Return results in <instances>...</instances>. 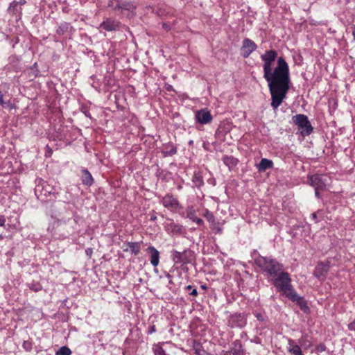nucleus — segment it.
Instances as JSON below:
<instances>
[{
    "label": "nucleus",
    "instance_id": "1",
    "mask_svg": "<svg viewBox=\"0 0 355 355\" xmlns=\"http://www.w3.org/2000/svg\"><path fill=\"white\" fill-rule=\"evenodd\" d=\"M277 56L275 50L266 51L261 55L263 62V78L268 83L271 95L270 105L277 110L286 98L290 87L289 67L283 57L277 59V65L272 71V64Z\"/></svg>",
    "mask_w": 355,
    "mask_h": 355
},
{
    "label": "nucleus",
    "instance_id": "2",
    "mask_svg": "<svg viewBox=\"0 0 355 355\" xmlns=\"http://www.w3.org/2000/svg\"><path fill=\"white\" fill-rule=\"evenodd\" d=\"M272 284L277 291L281 292L283 295L296 303L302 311L305 313L309 311L306 301L294 289L291 284V279L287 272L282 270L275 277H272Z\"/></svg>",
    "mask_w": 355,
    "mask_h": 355
},
{
    "label": "nucleus",
    "instance_id": "3",
    "mask_svg": "<svg viewBox=\"0 0 355 355\" xmlns=\"http://www.w3.org/2000/svg\"><path fill=\"white\" fill-rule=\"evenodd\" d=\"M254 262L268 277H275L284 269L281 263L271 257L259 256L254 259Z\"/></svg>",
    "mask_w": 355,
    "mask_h": 355
},
{
    "label": "nucleus",
    "instance_id": "4",
    "mask_svg": "<svg viewBox=\"0 0 355 355\" xmlns=\"http://www.w3.org/2000/svg\"><path fill=\"white\" fill-rule=\"evenodd\" d=\"M292 120L293 123L297 125L298 130L303 137L309 136L312 133L313 128L307 116L302 114H298L293 116L292 117Z\"/></svg>",
    "mask_w": 355,
    "mask_h": 355
},
{
    "label": "nucleus",
    "instance_id": "5",
    "mask_svg": "<svg viewBox=\"0 0 355 355\" xmlns=\"http://www.w3.org/2000/svg\"><path fill=\"white\" fill-rule=\"evenodd\" d=\"M171 259L175 264H189L194 261L195 254L189 248L184 250L183 252L173 250L171 252Z\"/></svg>",
    "mask_w": 355,
    "mask_h": 355
},
{
    "label": "nucleus",
    "instance_id": "6",
    "mask_svg": "<svg viewBox=\"0 0 355 355\" xmlns=\"http://www.w3.org/2000/svg\"><path fill=\"white\" fill-rule=\"evenodd\" d=\"M38 191L40 193V196L49 198L50 200L55 199L58 194L57 189L47 183L42 184L41 186V189L40 186L38 185L37 187L35 189V193L36 195L37 194Z\"/></svg>",
    "mask_w": 355,
    "mask_h": 355
},
{
    "label": "nucleus",
    "instance_id": "7",
    "mask_svg": "<svg viewBox=\"0 0 355 355\" xmlns=\"http://www.w3.org/2000/svg\"><path fill=\"white\" fill-rule=\"evenodd\" d=\"M309 183L311 186L315 188V189H324L327 183V179L326 176L315 174L308 177Z\"/></svg>",
    "mask_w": 355,
    "mask_h": 355
},
{
    "label": "nucleus",
    "instance_id": "8",
    "mask_svg": "<svg viewBox=\"0 0 355 355\" xmlns=\"http://www.w3.org/2000/svg\"><path fill=\"white\" fill-rule=\"evenodd\" d=\"M135 9L136 6H135L133 3L129 1H127L122 4H116L113 8V10H120L121 13L127 17H132L135 15Z\"/></svg>",
    "mask_w": 355,
    "mask_h": 355
},
{
    "label": "nucleus",
    "instance_id": "9",
    "mask_svg": "<svg viewBox=\"0 0 355 355\" xmlns=\"http://www.w3.org/2000/svg\"><path fill=\"white\" fill-rule=\"evenodd\" d=\"M161 202L164 207L171 211L182 209L178 200L171 194H166L163 197Z\"/></svg>",
    "mask_w": 355,
    "mask_h": 355
},
{
    "label": "nucleus",
    "instance_id": "10",
    "mask_svg": "<svg viewBox=\"0 0 355 355\" xmlns=\"http://www.w3.org/2000/svg\"><path fill=\"white\" fill-rule=\"evenodd\" d=\"M212 115L207 109H201L195 112V119L200 124H208L212 121Z\"/></svg>",
    "mask_w": 355,
    "mask_h": 355
},
{
    "label": "nucleus",
    "instance_id": "11",
    "mask_svg": "<svg viewBox=\"0 0 355 355\" xmlns=\"http://www.w3.org/2000/svg\"><path fill=\"white\" fill-rule=\"evenodd\" d=\"M257 48V44L250 39L245 38L242 42L241 54L244 58H248Z\"/></svg>",
    "mask_w": 355,
    "mask_h": 355
},
{
    "label": "nucleus",
    "instance_id": "12",
    "mask_svg": "<svg viewBox=\"0 0 355 355\" xmlns=\"http://www.w3.org/2000/svg\"><path fill=\"white\" fill-rule=\"evenodd\" d=\"M246 324L245 316L240 313L232 315L228 320V325L232 328H242Z\"/></svg>",
    "mask_w": 355,
    "mask_h": 355
},
{
    "label": "nucleus",
    "instance_id": "13",
    "mask_svg": "<svg viewBox=\"0 0 355 355\" xmlns=\"http://www.w3.org/2000/svg\"><path fill=\"white\" fill-rule=\"evenodd\" d=\"M329 267H330V265H329V262H328V261L326 263H323V262L319 263L316 266V267L314 270V272H313L314 276L321 281L324 280L326 278V275H327V272L329 271Z\"/></svg>",
    "mask_w": 355,
    "mask_h": 355
},
{
    "label": "nucleus",
    "instance_id": "14",
    "mask_svg": "<svg viewBox=\"0 0 355 355\" xmlns=\"http://www.w3.org/2000/svg\"><path fill=\"white\" fill-rule=\"evenodd\" d=\"M164 229L166 232L178 234L182 232V227L179 224L174 223L173 220L171 218H166V221L164 223Z\"/></svg>",
    "mask_w": 355,
    "mask_h": 355
},
{
    "label": "nucleus",
    "instance_id": "15",
    "mask_svg": "<svg viewBox=\"0 0 355 355\" xmlns=\"http://www.w3.org/2000/svg\"><path fill=\"white\" fill-rule=\"evenodd\" d=\"M146 252L150 254V261L153 266L157 267L159 263V252L153 245H150L146 249Z\"/></svg>",
    "mask_w": 355,
    "mask_h": 355
},
{
    "label": "nucleus",
    "instance_id": "16",
    "mask_svg": "<svg viewBox=\"0 0 355 355\" xmlns=\"http://www.w3.org/2000/svg\"><path fill=\"white\" fill-rule=\"evenodd\" d=\"M121 23L112 19H107L101 24V27L107 31H116L119 29Z\"/></svg>",
    "mask_w": 355,
    "mask_h": 355
},
{
    "label": "nucleus",
    "instance_id": "17",
    "mask_svg": "<svg viewBox=\"0 0 355 355\" xmlns=\"http://www.w3.org/2000/svg\"><path fill=\"white\" fill-rule=\"evenodd\" d=\"M187 218H188L191 221L196 223L197 225L201 226L204 225V221L202 219L198 218L196 216V210L193 207V206L190 205L188 206L186 209Z\"/></svg>",
    "mask_w": 355,
    "mask_h": 355
},
{
    "label": "nucleus",
    "instance_id": "18",
    "mask_svg": "<svg viewBox=\"0 0 355 355\" xmlns=\"http://www.w3.org/2000/svg\"><path fill=\"white\" fill-rule=\"evenodd\" d=\"M123 250L124 252L130 251L132 254L137 255L141 250L139 242H127L123 244Z\"/></svg>",
    "mask_w": 355,
    "mask_h": 355
},
{
    "label": "nucleus",
    "instance_id": "19",
    "mask_svg": "<svg viewBox=\"0 0 355 355\" xmlns=\"http://www.w3.org/2000/svg\"><path fill=\"white\" fill-rule=\"evenodd\" d=\"M75 31L74 28L68 22L61 23L56 30V33L59 35H71Z\"/></svg>",
    "mask_w": 355,
    "mask_h": 355
},
{
    "label": "nucleus",
    "instance_id": "20",
    "mask_svg": "<svg viewBox=\"0 0 355 355\" xmlns=\"http://www.w3.org/2000/svg\"><path fill=\"white\" fill-rule=\"evenodd\" d=\"M161 152L164 157L173 156L176 154L177 148L171 143L165 144H164Z\"/></svg>",
    "mask_w": 355,
    "mask_h": 355
},
{
    "label": "nucleus",
    "instance_id": "21",
    "mask_svg": "<svg viewBox=\"0 0 355 355\" xmlns=\"http://www.w3.org/2000/svg\"><path fill=\"white\" fill-rule=\"evenodd\" d=\"M272 161L266 158H262L259 164L257 165V169L259 171H265L267 169L272 168Z\"/></svg>",
    "mask_w": 355,
    "mask_h": 355
},
{
    "label": "nucleus",
    "instance_id": "22",
    "mask_svg": "<svg viewBox=\"0 0 355 355\" xmlns=\"http://www.w3.org/2000/svg\"><path fill=\"white\" fill-rule=\"evenodd\" d=\"M81 171H82L83 184H84L87 186H91L94 182V179L92 178L91 173L86 168L82 169Z\"/></svg>",
    "mask_w": 355,
    "mask_h": 355
},
{
    "label": "nucleus",
    "instance_id": "23",
    "mask_svg": "<svg viewBox=\"0 0 355 355\" xmlns=\"http://www.w3.org/2000/svg\"><path fill=\"white\" fill-rule=\"evenodd\" d=\"M192 182L198 188L201 187L204 184L203 178L201 172L195 171L193 175Z\"/></svg>",
    "mask_w": 355,
    "mask_h": 355
},
{
    "label": "nucleus",
    "instance_id": "24",
    "mask_svg": "<svg viewBox=\"0 0 355 355\" xmlns=\"http://www.w3.org/2000/svg\"><path fill=\"white\" fill-rule=\"evenodd\" d=\"M204 217L207 220V221L211 224V228H215V225L218 223L216 222L215 217L212 212L206 209L205 210V214H203Z\"/></svg>",
    "mask_w": 355,
    "mask_h": 355
},
{
    "label": "nucleus",
    "instance_id": "25",
    "mask_svg": "<svg viewBox=\"0 0 355 355\" xmlns=\"http://www.w3.org/2000/svg\"><path fill=\"white\" fill-rule=\"evenodd\" d=\"M222 160L229 168L235 166L238 162V160L236 158L227 155L224 156Z\"/></svg>",
    "mask_w": 355,
    "mask_h": 355
},
{
    "label": "nucleus",
    "instance_id": "26",
    "mask_svg": "<svg viewBox=\"0 0 355 355\" xmlns=\"http://www.w3.org/2000/svg\"><path fill=\"white\" fill-rule=\"evenodd\" d=\"M193 348L195 350V354L196 355H207V352L202 349V346L200 343L193 340Z\"/></svg>",
    "mask_w": 355,
    "mask_h": 355
},
{
    "label": "nucleus",
    "instance_id": "27",
    "mask_svg": "<svg viewBox=\"0 0 355 355\" xmlns=\"http://www.w3.org/2000/svg\"><path fill=\"white\" fill-rule=\"evenodd\" d=\"M288 342L289 345H291L289 351L292 354H293L294 355H303L300 347L297 345H291V343H293V340L291 339H289Z\"/></svg>",
    "mask_w": 355,
    "mask_h": 355
},
{
    "label": "nucleus",
    "instance_id": "28",
    "mask_svg": "<svg viewBox=\"0 0 355 355\" xmlns=\"http://www.w3.org/2000/svg\"><path fill=\"white\" fill-rule=\"evenodd\" d=\"M19 3L16 1H12L8 8V11L13 14L17 12H20L21 11V8L18 9Z\"/></svg>",
    "mask_w": 355,
    "mask_h": 355
},
{
    "label": "nucleus",
    "instance_id": "29",
    "mask_svg": "<svg viewBox=\"0 0 355 355\" xmlns=\"http://www.w3.org/2000/svg\"><path fill=\"white\" fill-rule=\"evenodd\" d=\"M71 350L67 346L61 347L55 353V355H70Z\"/></svg>",
    "mask_w": 355,
    "mask_h": 355
},
{
    "label": "nucleus",
    "instance_id": "30",
    "mask_svg": "<svg viewBox=\"0 0 355 355\" xmlns=\"http://www.w3.org/2000/svg\"><path fill=\"white\" fill-rule=\"evenodd\" d=\"M28 288L35 292L40 291L42 289V286L39 282H32L28 284Z\"/></svg>",
    "mask_w": 355,
    "mask_h": 355
},
{
    "label": "nucleus",
    "instance_id": "31",
    "mask_svg": "<svg viewBox=\"0 0 355 355\" xmlns=\"http://www.w3.org/2000/svg\"><path fill=\"white\" fill-rule=\"evenodd\" d=\"M22 347L23 348L27 351V352H30L33 349V344H32V342L29 341V340H25L24 341L23 343V345H22Z\"/></svg>",
    "mask_w": 355,
    "mask_h": 355
},
{
    "label": "nucleus",
    "instance_id": "32",
    "mask_svg": "<svg viewBox=\"0 0 355 355\" xmlns=\"http://www.w3.org/2000/svg\"><path fill=\"white\" fill-rule=\"evenodd\" d=\"M327 347L324 343H320L316 345L315 350L318 353H322L326 351Z\"/></svg>",
    "mask_w": 355,
    "mask_h": 355
},
{
    "label": "nucleus",
    "instance_id": "33",
    "mask_svg": "<svg viewBox=\"0 0 355 355\" xmlns=\"http://www.w3.org/2000/svg\"><path fill=\"white\" fill-rule=\"evenodd\" d=\"M185 289L187 291H190L191 290V293H189L191 295H193V296H197L198 295L197 289L196 288H193V286L191 285H188L187 286H186Z\"/></svg>",
    "mask_w": 355,
    "mask_h": 355
},
{
    "label": "nucleus",
    "instance_id": "34",
    "mask_svg": "<svg viewBox=\"0 0 355 355\" xmlns=\"http://www.w3.org/2000/svg\"><path fill=\"white\" fill-rule=\"evenodd\" d=\"M128 0H111L108 3V6L114 8L115 6L114 2H116V4H122L123 3H125Z\"/></svg>",
    "mask_w": 355,
    "mask_h": 355
},
{
    "label": "nucleus",
    "instance_id": "35",
    "mask_svg": "<svg viewBox=\"0 0 355 355\" xmlns=\"http://www.w3.org/2000/svg\"><path fill=\"white\" fill-rule=\"evenodd\" d=\"M10 103V101L6 102L3 99V94L2 92L0 90V105L2 107H6V105H8Z\"/></svg>",
    "mask_w": 355,
    "mask_h": 355
},
{
    "label": "nucleus",
    "instance_id": "36",
    "mask_svg": "<svg viewBox=\"0 0 355 355\" xmlns=\"http://www.w3.org/2000/svg\"><path fill=\"white\" fill-rule=\"evenodd\" d=\"M254 315L258 320H259L261 322L264 321L265 315L263 313H259V312H255V313H254Z\"/></svg>",
    "mask_w": 355,
    "mask_h": 355
},
{
    "label": "nucleus",
    "instance_id": "37",
    "mask_svg": "<svg viewBox=\"0 0 355 355\" xmlns=\"http://www.w3.org/2000/svg\"><path fill=\"white\" fill-rule=\"evenodd\" d=\"M349 331H355V319L347 324Z\"/></svg>",
    "mask_w": 355,
    "mask_h": 355
},
{
    "label": "nucleus",
    "instance_id": "38",
    "mask_svg": "<svg viewBox=\"0 0 355 355\" xmlns=\"http://www.w3.org/2000/svg\"><path fill=\"white\" fill-rule=\"evenodd\" d=\"M233 355H245L242 349H234L232 352Z\"/></svg>",
    "mask_w": 355,
    "mask_h": 355
},
{
    "label": "nucleus",
    "instance_id": "39",
    "mask_svg": "<svg viewBox=\"0 0 355 355\" xmlns=\"http://www.w3.org/2000/svg\"><path fill=\"white\" fill-rule=\"evenodd\" d=\"M266 1L270 6H275L277 3L278 0H266Z\"/></svg>",
    "mask_w": 355,
    "mask_h": 355
},
{
    "label": "nucleus",
    "instance_id": "40",
    "mask_svg": "<svg viewBox=\"0 0 355 355\" xmlns=\"http://www.w3.org/2000/svg\"><path fill=\"white\" fill-rule=\"evenodd\" d=\"M6 218L4 216L0 215V227H3L5 225Z\"/></svg>",
    "mask_w": 355,
    "mask_h": 355
},
{
    "label": "nucleus",
    "instance_id": "41",
    "mask_svg": "<svg viewBox=\"0 0 355 355\" xmlns=\"http://www.w3.org/2000/svg\"><path fill=\"white\" fill-rule=\"evenodd\" d=\"M162 27L166 31H168L171 30V26L167 23H163L162 24Z\"/></svg>",
    "mask_w": 355,
    "mask_h": 355
},
{
    "label": "nucleus",
    "instance_id": "42",
    "mask_svg": "<svg viewBox=\"0 0 355 355\" xmlns=\"http://www.w3.org/2000/svg\"><path fill=\"white\" fill-rule=\"evenodd\" d=\"M311 217L315 220V223H318L319 222V220H318V218H317V213L316 212H313L311 214Z\"/></svg>",
    "mask_w": 355,
    "mask_h": 355
},
{
    "label": "nucleus",
    "instance_id": "43",
    "mask_svg": "<svg viewBox=\"0 0 355 355\" xmlns=\"http://www.w3.org/2000/svg\"><path fill=\"white\" fill-rule=\"evenodd\" d=\"M156 331L155 326L153 325L150 327V329L148 331V334H151Z\"/></svg>",
    "mask_w": 355,
    "mask_h": 355
},
{
    "label": "nucleus",
    "instance_id": "44",
    "mask_svg": "<svg viewBox=\"0 0 355 355\" xmlns=\"http://www.w3.org/2000/svg\"><path fill=\"white\" fill-rule=\"evenodd\" d=\"M166 277L168 279L169 284H172V276L169 273L166 274Z\"/></svg>",
    "mask_w": 355,
    "mask_h": 355
},
{
    "label": "nucleus",
    "instance_id": "45",
    "mask_svg": "<svg viewBox=\"0 0 355 355\" xmlns=\"http://www.w3.org/2000/svg\"><path fill=\"white\" fill-rule=\"evenodd\" d=\"M319 189H315V196L318 198H320L321 196H320V194L318 191Z\"/></svg>",
    "mask_w": 355,
    "mask_h": 355
},
{
    "label": "nucleus",
    "instance_id": "46",
    "mask_svg": "<svg viewBox=\"0 0 355 355\" xmlns=\"http://www.w3.org/2000/svg\"><path fill=\"white\" fill-rule=\"evenodd\" d=\"M86 253L87 255H91L92 254V250L91 248H88L86 250Z\"/></svg>",
    "mask_w": 355,
    "mask_h": 355
},
{
    "label": "nucleus",
    "instance_id": "47",
    "mask_svg": "<svg viewBox=\"0 0 355 355\" xmlns=\"http://www.w3.org/2000/svg\"><path fill=\"white\" fill-rule=\"evenodd\" d=\"M19 5H24L26 3V0H20L19 1H17Z\"/></svg>",
    "mask_w": 355,
    "mask_h": 355
},
{
    "label": "nucleus",
    "instance_id": "48",
    "mask_svg": "<svg viewBox=\"0 0 355 355\" xmlns=\"http://www.w3.org/2000/svg\"><path fill=\"white\" fill-rule=\"evenodd\" d=\"M157 219V216L155 215H153L150 218V220L155 221Z\"/></svg>",
    "mask_w": 355,
    "mask_h": 355
},
{
    "label": "nucleus",
    "instance_id": "49",
    "mask_svg": "<svg viewBox=\"0 0 355 355\" xmlns=\"http://www.w3.org/2000/svg\"><path fill=\"white\" fill-rule=\"evenodd\" d=\"M214 229H216L217 230V232H219V233H221L222 232V229L220 227H217L215 226V228Z\"/></svg>",
    "mask_w": 355,
    "mask_h": 355
},
{
    "label": "nucleus",
    "instance_id": "50",
    "mask_svg": "<svg viewBox=\"0 0 355 355\" xmlns=\"http://www.w3.org/2000/svg\"><path fill=\"white\" fill-rule=\"evenodd\" d=\"M352 35L354 36V38L355 40V28H354L353 31H352Z\"/></svg>",
    "mask_w": 355,
    "mask_h": 355
},
{
    "label": "nucleus",
    "instance_id": "51",
    "mask_svg": "<svg viewBox=\"0 0 355 355\" xmlns=\"http://www.w3.org/2000/svg\"><path fill=\"white\" fill-rule=\"evenodd\" d=\"M85 115H86L87 116H88V117H90V114H89V113H87V112H85Z\"/></svg>",
    "mask_w": 355,
    "mask_h": 355
},
{
    "label": "nucleus",
    "instance_id": "52",
    "mask_svg": "<svg viewBox=\"0 0 355 355\" xmlns=\"http://www.w3.org/2000/svg\"><path fill=\"white\" fill-rule=\"evenodd\" d=\"M201 288H203V289H205L206 288V286L202 285V286H201Z\"/></svg>",
    "mask_w": 355,
    "mask_h": 355
},
{
    "label": "nucleus",
    "instance_id": "53",
    "mask_svg": "<svg viewBox=\"0 0 355 355\" xmlns=\"http://www.w3.org/2000/svg\"><path fill=\"white\" fill-rule=\"evenodd\" d=\"M37 63L34 64V67H36Z\"/></svg>",
    "mask_w": 355,
    "mask_h": 355
},
{
    "label": "nucleus",
    "instance_id": "54",
    "mask_svg": "<svg viewBox=\"0 0 355 355\" xmlns=\"http://www.w3.org/2000/svg\"><path fill=\"white\" fill-rule=\"evenodd\" d=\"M37 63L34 64V67H36Z\"/></svg>",
    "mask_w": 355,
    "mask_h": 355
},
{
    "label": "nucleus",
    "instance_id": "55",
    "mask_svg": "<svg viewBox=\"0 0 355 355\" xmlns=\"http://www.w3.org/2000/svg\"><path fill=\"white\" fill-rule=\"evenodd\" d=\"M226 354H229V352H225V353L224 354V355H226Z\"/></svg>",
    "mask_w": 355,
    "mask_h": 355
},
{
    "label": "nucleus",
    "instance_id": "56",
    "mask_svg": "<svg viewBox=\"0 0 355 355\" xmlns=\"http://www.w3.org/2000/svg\"><path fill=\"white\" fill-rule=\"evenodd\" d=\"M226 355H230V354H226Z\"/></svg>",
    "mask_w": 355,
    "mask_h": 355
}]
</instances>
